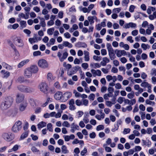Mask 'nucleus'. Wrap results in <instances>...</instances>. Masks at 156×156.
I'll list each match as a JSON object with an SVG mask.
<instances>
[{
  "label": "nucleus",
  "instance_id": "obj_21",
  "mask_svg": "<svg viewBox=\"0 0 156 156\" xmlns=\"http://www.w3.org/2000/svg\"><path fill=\"white\" fill-rule=\"evenodd\" d=\"M27 105V103L26 102L21 103L20 104L19 109L21 111H24L26 109Z\"/></svg>",
  "mask_w": 156,
  "mask_h": 156
},
{
  "label": "nucleus",
  "instance_id": "obj_39",
  "mask_svg": "<svg viewBox=\"0 0 156 156\" xmlns=\"http://www.w3.org/2000/svg\"><path fill=\"white\" fill-rule=\"evenodd\" d=\"M88 101L86 99H82V105L87 106L88 105Z\"/></svg>",
  "mask_w": 156,
  "mask_h": 156
},
{
  "label": "nucleus",
  "instance_id": "obj_64",
  "mask_svg": "<svg viewBox=\"0 0 156 156\" xmlns=\"http://www.w3.org/2000/svg\"><path fill=\"white\" fill-rule=\"evenodd\" d=\"M24 78L23 77V76H20L19 77L17 80L18 82H20V83H22L24 81Z\"/></svg>",
  "mask_w": 156,
  "mask_h": 156
},
{
  "label": "nucleus",
  "instance_id": "obj_34",
  "mask_svg": "<svg viewBox=\"0 0 156 156\" xmlns=\"http://www.w3.org/2000/svg\"><path fill=\"white\" fill-rule=\"evenodd\" d=\"M63 46L67 47L69 48H71L73 47L72 44L68 41H64L63 43Z\"/></svg>",
  "mask_w": 156,
  "mask_h": 156
},
{
  "label": "nucleus",
  "instance_id": "obj_27",
  "mask_svg": "<svg viewBox=\"0 0 156 156\" xmlns=\"http://www.w3.org/2000/svg\"><path fill=\"white\" fill-rule=\"evenodd\" d=\"M106 46L108 53L114 51V50L110 44L107 43L106 44Z\"/></svg>",
  "mask_w": 156,
  "mask_h": 156
},
{
  "label": "nucleus",
  "instance_id": "obj_6",
  "mask_svg": "<svg viewBox=\"0 0 156 156\" xmlns=\"http://www.w3.org/2000/svg\"><path fill=\"white\" fill-rule=\"evenodd\" d=\"M2 137L5 140L8 141H10L14 138V137L10 133H4L2 135Z\"/></svg>",
  "mask_w": 156,
  "mask_h": 156
},
{
  "label": "nucleus",
  "instance_id": "obj_54",
  "mask_svg": "<svg viewBox=\"0 0 156 156\" xmlns=\"http://www.w3.org/2000/svg\"><path fill=\"white\" fill-rule=\"evenodd\" d=\"M95 98V95L93 94H90L88 96V98L90 100L93 101Z\"/></svg>",
  "mask_w": 156,
  "mask_h": 156
},
{
  "label": "nucleus",
  "instance_id": "obj_19",
  "mask_svg": "<svg viewBox=\"0 0 156 156\" xmlns=\"http://www.w3.org/2000/svg\"><path fill=\"white\" fill-rule=\"evenodd\" d=\"M29 61V60L28 59H25L23 61L19 63L17 67L18 68H20L23 67L24 65L27 64Z\"/></svg>",
  "mask_w": 156,
  "mask_h": 156
},
{
  "label": "nucleus",
  "instance_id": "obj_23",
  "mask_svg": "<svg viewBox=\"0 0 156 156\" xmlns=\"http://www.w3.org/2000/svg\"><path fill=\"white\" fill-rule=\"evenodd\" d=\"M2 65L3 67L5 68L7 70H10L12 69V68L11 66L7 64L5 62H2Z\"/></svg>",
  "mask_w": 156,
  "mask_h": 156
},
{
  "label": "nucleus",
  "instance_id": "obj_16",
  "mask_svg": "<svg viewBox=\"0 0 156 156\" xmlns=\"http://www.w3.org/2000/svg\"><path fill=\"white\" fill-rule=\"evenodd\" d=\"M70 132L72 133H74L76 130H79V126L75 124L74 123H72L71 125Z\"/></svg>",
  "mask_w": 156,
  "mask_h": 156
},
{
  "label": "nucleus",
  "instance_id": "obj_36",
  "mask_svg": "<svg viewBox=\"0 0 156 156\" xmlns=\"http://www.w3.org/2000/svg\"><path fill=\"white\" fill-rule=\"evenodd\" d=\"M109 57L111 60H112L116 58V56L114 52L108 53Z\"/></svg>",
  "mask_w": 156,
  "mask_h": 156
},
{
  "label": "nucleus",
  "instance_id": "obj_49",
  "mask_svg": "<svg viewBox=\"0 0 156 156\" xmlns=\"http://www.w3.org/2000/svg\"><path fill=\"white\" fill-rule=\"evenodd\" d=\"M121 9L120 8H115L113 9L112 12L113 13L116 14L119 13L121 11Z\"/></svg>",
  "mask_w": 156,
  "mask_h": 156
},
{
  "label": "nucleus",
  "instance_id": "obj_46",
  "mask_svg": "<svg viewBox=\"0 0 156 156\" xmlns=\"http://www.w3.org/2000/svg\"><path fill=\"white\" fill-rule=\"evenodd\" d=\"M150 75L153 76H156V69H152L151 71Z\"/></svg>",
  "mask_w": 156,
  "mask_h": 156
},
{
  "label": "nucleus",
  "instance_id": "obj_10",
  "mask_svg": "<svg viewBox=\"0 0 156 156\" xmlns=\"http://www.w3.org/2000/svg\"><path fill=\"white\" fill-rule=\"evenodd\" d=\"M80 68L78 66H76L73 67L71 69L68 70L67 71V74L71 76L76 73L78 69Z\"/></svg>",
  "mask_w": 156,
  "mask_h": 156
},
{
  "label": "nucleus",
  "instance_id": "obj_43",
  "mask_svg": "<svg viewBox=\"0 0 156 156\" xmlns=\"http://www.w3.org/2000/svg\"><path fill=\"white\" fill-rule=\"evenodd\" d=\"M62 126L64 127H69L70 125L68 121H65L63 122Z\"/></svg>",
  "mask_w": 156,
  "mask_h": 156
},
{
  "label": "nucleus",
  "instance_id": "obj_7",
  "mask_svg": "<svg viewBox=\"0 0 156 156\" xmlns=\"http://www.w3.org/2000/svg\"><path fill=\"white\" fill-rule=\"evenodd\" d=\"M72 96L71 92L67 91L62 95V101L64 102L67 101Z\"/></svg>",
  "mask_w": 156,
  "mask_h": 156
},
{
  "label": "nucleus",
  "instance_id": "obj_50",
  "mask_svg": "<svg viewBox=\"0 0 156 156\" xmlns=\"http://www.w3.org/2000/svg\"><path fill=\"white\" fill-rule=\"evenodd\" d=\"M104 129V126L102 125H100L98 126L96 128L97 131H99L103 129Z\"/></svg>",
  "mask_w": 156,
  "mask_h": 156
},
{
  "label": "nucleus",
  "instance_id": "obj_56",
  "mask_svg": "<svg viewBox=\"0 0 156 156\" xmlns=\"http://www.w3.org/2000/svg\"><path fill=\"white\" fill-rule=\"evenodd\" d=\"M127 97L129 99H132L133 98L134 96V92H132L127 94Z\"/></svg>",
  "mask_w": 156,
  "mask_h": 156
},
{
  "label": "nucleus",
  "instance_id": "obj_22",
  "mask_svg": "<svg viewBox=\"0 0 156 156\" xmlns=\"http://www.w3.org/2000/svg\"><path fill=\"white\" fill-rule=\"evenodd\" d=\"M84 52L85 61L86 62L89 61L90 60L89 52L86 51H84Z\"/></svg>",
  "mask_w": 156,
  "mask_h": 156
},
{
  "label": "nucleus",
  "instance_id": "obj_25",
  "mask_svg": "<svg viewBox=\"0 0 156 156\" xmlns=\"http://www.w3.org/2000/svg\"><path fill=\"white\" fill-rule=\"evenodd\" d=\"M38 18L40 20V24L42 27H44L46 26V23L45 22V19L43 18L38 17Z\"/></svg>",
  "mask_w": 156,
  "mask_h": 156
},
{
  "label": "nucleus",
  "instance_id": "obj_20",
  "mask_svg": "<svg viewBox=\"0 0 156 156\" xmlns=\"http://www.w3.org/2000/svg\"><path fill=\"white\" fill-rule=\"evenodd\" d=\"M142 141L143 143L142 144V146L146 145L148 147H150L151 144V141L149 140H142Z\"/></svg>",
  "mask_w": 156,
  "mask_h": 156
},
{
  "label": "nucleus",
  "instance_id": "obj_35",
  "mask_svg": "<svg viewBox=\"0 0 156 156\" xmlns=\"http://www.w3.org/2000/svg\"><path fill=\"white\" fill-rule=\"evenodd\" d=\"M149 18L151 20H153L154 19L156 18V11L154 12L152 14L150 15Z\"/></svg>",
  "mask_w": 156,
  "mask_h": 156
},
{
  "label": "nucleus",
  "instance_id": "obj_29",
  "mask_svg": "<svg viewBox=\"0 0 156 156\" xmlns=\"http://www.w3.org/2000/svg\"><path fill=\"white\" fill-rule=\"evenodd\" d=\"M46 123L43 121L39 122L37 125L38 128L41 129L46 126Z\"/></svg>",
  "mask_w": 156,
  "mask_h": 156
},
{
  "label": "nucleus",
  "instance_id": "obj_58",
  "mask_svg": "<svg viewBox=\"0 0 156 156\" xmlns=\"http://www.w3.org/2000/svg\"><path fill=\"white\" fill-rule=\"evenodd\" d=\"M115 104V102H112L111 101H106V105L109 107H111L112 104Z\"/></svg>",
  "mask_w": 156,
  "mask_h": 156
},
{
  "label": "nucleus",
  "instance_id": "obj_38",
  "mask_svg": "<svg viewBox=\"0 0 156 156\" xmlns=\"http://www.w3.org/2000/svg\"><path fill=\"white\" fill-rule=\"evenodd\" d=\"M31 150L34 153H40V150L37 149L35 146L32 147L31 148Z\"/></svg>",
  "mask_w": 156,
  "mask_h": 156
},
{
  "label": "nucleus",
  "instance_id": "obj_12",
  "mask_svg": "<svg viewBox=\"0 0 156 156\" xmlns=\"http://www.w3.org/2000/svg\"><path fill=\"white\" fill-rule=\"evenodd\" d=\"M24 95L21 94H18L16 95V101L17 103H20L22 102L24 100Z\"/></svg>",
  "mask_w": 156,
  "mask_h": 156
},
{
  "label": "nucleus",
  "instance_id": "obj_30",
  "mask_svg": "<svg viewBox=\"0 0 156 156\" xmlns=\"http://www.w3.org/2000/svg\"><path fill=\"white\" fill-rule=\"evenodd\" d=\"M47 79L49 81H51L55 79V77H53L51 73H48L47 74Z\"/></svg>",
  "mask_w": 156,
  "mask_h": 156
},
{
  "label": "nucleus",
  "instance_id": "obj_15",
  "mask_svg": "<svg viewBox=\"0 0 156 156\" xmlns=\"http://www.w3.org/2000/svg\"><path fill=\"white\" fill-rule=\"evenodd\" d=\"M136 24L132 22H130L129 23L125 24L123 27L126 29L129 28H136Z\"/></svg>",
  "mask_w": 156,
  "mask_h": 156
},
{
  "label": "nucleus",
  "instance_id": "obj_2",
  "mask_svg": "<svg viewBox=\"0 0 156 156\" xmlns=\"http://www.w3.org/2000/svg\"><path fill=\"white\" fill-rule=\"evenodd\" d=\"M17 89L20 92L24 93H31L34 91L32 88L23 85L18 86Z\"/></svg>",
  "mask_w": 156,
  "mask_h": 156
},
{
  "label": "nucleus",
  "instance_id": "obj_31",
  "mask_svg": "<svg viewBox=\"0 0 156 156\" xmlns=\"http://www.w3.org/2000/svg\"><path fill=\"white\" fill-rule=\"evenodd\" d=\"M105 114H102V115H99L97 114L95 115V118L99 120H100L101 119H103L105 118Z\"/></svg>",
  "mask_w": 156,
  "mask_h": 156
},
{
  "label": "nucleus",
  "instance_id": "obj_9",
  "mask_svg": "<svg viewBox=\"0 0 156 156\" xmlns=\"http://www.w3.org/2000/svg\"><path fill=\"white\" fill-rule=\"evenodd\" d=\"M38 65L40 67L45 68L48 66V64L47 61L44 59H41L39 60L38 62Z\"/></svg>",
  "mask_w": 156,
  "mask_h": 156
},
{
  "label": "nucleus",
  "instance_id": "obj_28",
  "mask_svg": "<svg viewBox=\"0 0 156 156\" xmlns=\"http://www.w3.org/2000/svg\"><path fill=\"white\" fill-rule=\"evenodd\" d=\"M28 133L27 131H25V132L23 133L21 135L20 140H22L28 136Z\"/></svg>",
  "mask_w": 156,
  "mask_h": 156
},
{
  "label": "nucleus",
  "instance_id": "obj_18",
  "mask_svg": "<svg viewBox=\"0 0 156 156\" xmlns=\"http://www.w3.org/2000/svg\"><path fill=\"white\" fill-rule=\"evenodd\" d=\"M62 93L60 91H58L54 95L55 98L57 100H60L62 101Z\"/></svg>",
  "mask_w": 156,
  "mask_h": 156
},
{
  "label": "nucleus",
  "instance_id": "obj_63",
  "mask_svg": "<svg viewBox=\"0 0 156 156\" xmlns=\"http://www.w3.org/2000/svg\"><path fill=\"white\" fill-rule=\"evenodd\" d=\"M82 67L84 69H87L88 67V65L87 63H84L82 64Z\"/></svg>",
  "mask_w": 156,
  "mask_h": 156
},
{
  "label": "nucleus",
  "instance_id": "obj_42",
  "mask_svg": "<svg viewBox=\"0 0 156 156\" xmlns=\"http://www.w3.org/2000/svg\"><path fill=\"white\" fill-rule=\"evenodd\" d=\"M87 149L85 147L80 152V154L82 156H84L85 154L87 152Z\"/></svg>",
  "mask_w": 156,
  "mask_h": 156
},
{
  "label": "nucleus",
  "instance_id": "obj_47",
  "mask_svg": "<svg viewBox=\"0 0 156 156\" xmlns=\"http://www.w3.org/2000/svg\"><path fill=\"white\" fill-rule=\"evenodd\" d=\"M150 84H149L147 82H144L141 83L140 84V86L144 87H147Z\"/></svg>",
  "mask_w": 156,
  "mask_h": 156
},
{
  "label": "nucleus",
  "instance_id": "obj_51",
  "mask_svg": "<svg viewBox=\"0 0 156 156\" xmlns=\"http://www.w3.org/2000/svg\"><path fill=\"white\" fill-rule=\"evenodd\" d=\"M3 78H7L9 76L10 73L8 71H6V73H3Z\"/></svg>",
  "mask_w": 156,
  "mask_h": 156
},
{
  "label": "nucleus",
  "instance_id": "obj_61",
  "mask_svg": "<svg viewBox=\"0 0 156 156\" xmlns=\"http://www.w3.org/2000/svg\"><path fill=\"white\" fill-rule=\"evenodd\" d=\"M120 60L121 62L123 64L126 63L127 62V59L124 57L120 58Z\"/></svg>",
  "mask_w": 156,
  "mask_h": 156
},
{
  "label": "nucleus",
  "instance_id": "obj_62",
  "mask_svg": "<svg viewBox=\"0 0 156 156\" xmlns=\"http://www.w3.org/2000/svg\"><path fill=\"white\" fill-rule=\"evenodd\" d=\"M75 103L78 106L82 105V100L80 101L79 100H77L75 101Z\"/></svg>",
  "mask_w": 156,
  "mask_h": 156
},
{
  "label": "nucleus",
  "instance_id": "obj_5",
  "mask_svg": "<svg viewBox=\"0 0 156 156\" xmlns=\"http://www.w3.org/2000/svg\"><path fill=\"white\" fill-rule=\"evenodd\" d=\"M13 43L16 45L20 47H23L24 45L22 40L19 37H16L14 38Z\"/></svg>",
  "mask_w": 156,
  "mask_h": 156
},
{
  "label": "nucleus",
  "instance_id": "obj_40",
  "mask_svg": "<svg viewBox=\"0 0 156 156\" xmlns=\"http://www.w3.org/2000/svg\"><path fill=\"white\" fill-rule=\"evenodd\" d=\"M145 102L147 104L149 105H151L152 106H154L155 105V102L154 101H150L148 99H147L145 101Z\"/></svg>",
  "mask_w": 156,
  "mask_h": 156
},
{
  "label": "nucleus",
  "instance_id": "obj_55",
  "mask_svg": "<svg viewBox=\"0 0 156 156\" xmlns=\"http://www.w3.org/2000/svg\"><path fill=\"white\" fill-rule=\"evenodd\" d=\"M135 8V6L133 5H131L129 9V11L131 12H134V9Z\"/></svg>",
  "mask_w": 156,
  "mask_h": 156
},
{
  "label": "nucleus",
  "instance_id": "obj_48",
  "mask_svg": "<svg viewBox=\"0 0 156 156\" xmlns=\"http://www.w3.org/2000/svg\"><path fill=\"white\" fill-rule=\"evenodd\" d=\"M130 129L129 128H124L123 132L124 134H126L129 133L130 131Z\"/></svg>",
  "mask_w": 156,
  "mask_h": 156
},
{
  "label": "nucleus",
  "instance_id": "obj_41",
  "mask_svg": "<svg viewBox=\"0 0 156 156\" xmlns=\"http://www.w3.org/2000/svg\"><path fill=\"white\" fill-rule=\"evenodd\" d=\"M87 19L89 22H90V25H92L94 23V20L93 19V18L92 16H89L87 17Z\"/></svg>",
  "mask_w": 156,
  "mask_h": 156
},
{
  "label": "nucleus",
  "instance_id": "obj_37",
  "mask_svg": "<svg viewBox=\"0 0 156 156\" xmlns=\"http://www.w3.org/2000/svg\"><path fill=\"white\" fill-rule=\"evenodd\" d=\"M89 116L88 114L87 113L86 116H84V118L83 119V122L86 124L88 123L89 122V120L87 118Z\"/></svg>",
  "mask_w": 156,
  "mask_h": 156
},
{
  "label": "nucleus",
  "instance_id": "obj_14",
  "mask_svg": "<svg viewBox=\"0 0 156 156\" xmlns=\"http://www.w3.org/2000/svg\"><path fill=\"white\" fill-rule=\"evenodd\" d=\"M69 108L71 111L75 110L76 108L75 106V101L73 99H71L69 101Z\"/></svg>",
  "mask_w": 156,
  "mask_h": 156
},
{
  "label": "nucleus",
  "instance_id": "obj_13",
  "mask_svg": "<svg viewBox=\"0 0 156 156\" xmlns=\"http://www.w3.org/2000/svg\"><path fill=\"white\" fill-rule=\"evenodd\" d=\"M24 76L26 78H29L32 76V73L28 68H27L24 71Z\"/></svg>",
  "mask_w": 156,
  "mask_h": 156
},
{
  "label": "nucleus",
  "instance_id": "obj_1",
  "mask_svg": "<svg viewBox=\"0 0 156 156\" xmlns=\"http://www.w3.org/2000/svg\"><path fill=\"white\" fill-rule=\"evenodd\" d=\"M13 102V99L11 97H8L5 98L1 104V109L2 110H5L8 109L11 106Z\"/></svg>",
  "mask_w": 156,
  "mask_h": 156
},
{
  "label": "nucleus",
  "instance_id": "obj_4",
  "mask_svg": "<svg viewBox=\"0 0 156 156\" xmlns=\"http://www.w3.org/2000/svg\"><path fill=\"white\" fill-rule=\"evenodd\" d=\"M62 51H59L57 54V56L61 62L63 61L67 58L68 55L67 52L65 51L63 53L62 56Z\"/></svg>",
  "mask_w": 156,
  "mask_h": 156
},
{
  "label": "nucleus",
  "instance_id": "obj_11",
  "mask_svg": "<svg viewBox=\"0 0 156 156\" xmlns=\"http://www.w3.org/2000/svg\"><path fill=\"white\" fill-rule=\"evenodd\" d=\"M115 52L118 57H120L122 55L124 56L126 55V52L124 50L116 49Z\"/></svg>",
  "mask_w": 156,
  "mask_h": 156
},
{
  "label": "nucleus",
  "instance_id": "obj_3",
  "mask_svg": "<svg viewBox=\"0 0 156 156\" xmlns=\"http://www.w3.org/2000/svg\"><path fill=\"white\" fill-rule=\"evenodd\" d=\"M22 122L20 121L16 122L12 128V130L15 133L20 131L22 127Z\"/></svg>",
  "mask_w": 156,
  "mask_h": 156
},
{
  "label": "nucleus",
  "instance_id": "obj_60",
  "mask_svg": "<svg viewBox=\"0 0 156 156\" xmlns=\"http://www.w3.org/2000/svg\"><path fill=\"white\" fill-rule=\"evenodd\" d=\"M20 25L23 27H25L26 26V22L25 21H21L20 22Z\"/></svg>",
  "mask_w": 156,
  "mask_h": 156
},
{
  "label": "nucleus",
  "instance_id": "obj_24",
  "mask_svg": "<svg viewBox=\"0 0 156 156\" xmlns=\"http://www.w3.org/2000/svg\"><path fill=\"white\" fill-rule=\"evenodd\" d=\"M62 152L64 154H66L69 153V151L67 149L66 146L63 145L61 148Z\"/></svg>",
  "mask_w": 156,
  "mask_h": 156
},
{
  "label": "nucleus",
  "instance_id": "obj_8",
  "mask_svg": "<svg viewBox=\"0 0 156 156\" xmlns=\"http://www.w3.org/2000/svg\"><path fill=\"white\" fill-rule=\"evenodd\" d=\"M39 88L41 91L44 93H46L48 90V86L44 82H42L40 84Z\"/></svg>",
  "mask_w": 156,
  "mask_h": 156
},
{
  "label": "nucleus",
  "instance_id": "obj_59",
  "mask_svg": "<svg viewBox=\"0 0 156 156\" xmlns=\"http://www.w3.org/2000/svg\"><path fill=\"white\" fill-rule=\"evenodd\" d=\"M41 52L40 51H34L33 52V55L34 56H36L38 55H41Z\"/></svg>",
  "mask_w": 156,
  "mask_h": 156
},
{
  "label": "nucleus",
  "instance_id": "obj_57",
  "mask_svg": "<svg viewBox=\"0 0 156 156\" xmlns=\"http://www.w3.org/2000/svg\"><path fill=\"white\" fill-rule=\"evenodd\" d=\"M129 0H123L122 2V5L124 6L127 5L129 3Z\"/></svg>",
  "mask_w": 156,
  "mask_h": 156
},
{
  "label": "nucleus",
  "instance_id": "obj_44",
  "mask_svg": "<svg viewBox=\"0 0 156 156\" xmlns=\"http://www.w3.org/2000/svg\"><path fill=\"white\" fill-rule=\"evenodd\" d=\"M47 128L49 131H53L52 125L51 123H49L47 125Z\"/></svg>",
  "mask_w": 156,
  "mask_h": 156
},
{
  "label": "nucleus",
  "instance_id": "obj_26",
  "mask_svg": "<svg viewBox=\"0 0 156 156\" xmlns=\"http://www.w3.org/2000/svg\"><path fill=\"white\" fill-rule=\"evenodd\" d=\"M75 46L77 47L80 48V47H83V48H86L87 47V44L84 43L83 42H79L77 43Z\"/></svg>",
  "mask_w": 156,
  "mask_h": 156
},
{
  "label": "nucleus",
  "instance_id": "obj_17",
  "mask_svg": "<svg viewBox=\"0 0 156 156\" xmlns=\"http://www.w3.org/2000/svg\"><path fill=\"white\" fill-rule=\"evenodd\" d=\"M32 73H36L38 72V69L36 65H32L28 67Z\"/></svg>",
  "mask_w": 156,
  "mask_h": 156
},
{
  "label": "nucleus",
  "instance_id": "obj_33",
  "mask_svg": "<svg viewBox=\"0 0 156 156\" xmlns=\"http://www.w3.org/2000/svg\"><path fill=\"white\" fill-rule=\"evenodd\" d=\"M29 41L31 44L37 42H38L37 40L36 37H33L32 38H29Z\"/></svg>",
  "mask_w": 156,
  "mask_h": 156
},
{
  "label": "nucleus",
  "instance_id": "obj_45",
  "mask_svg": "<svg viewBox=\"0 0 156 156\" xmlns=\"http://www.w3.org/2000/svg\"><path fill=\"white\" fill-rule=\"evenodd\" d=\"M90 66H93V67L94 68H99L101 67V64H100L98 63H95L94 64V66L92 64H91L90 65Z\"/></svg>",
  "mask_w": 156,
  "mask_h": 156
},
{
  "label": "nucleus",
  "instance_id": "obj_52",
  "mask_svg": "<svg viewBox=\"0 0 156 156\" xmlns=\"http://www.w3.org/2000/svg\"><path fill=\"white\" fill-rule=\"evenodd\" d=\"M73 93L75 94V96L76 97H79L81 96V94H80L77 92L75 90H73Z\"/></svg>",
  "mask_w": 156,
  "mask_h": 156
},
{
  "label": "nucleus",
  "instance_id": "obj_53",
  "mask_svg": "<svg viewBox=\"0 0 156 156\" xmlns=\"http://www.w3.org/2000/svg\"><path fill=\"white\" fill-rule=\"evenodd\" d=\"M125 98L122 97H119L118 99V102L120 104L122 103L124 100Z\"/></svg>",
  "mask_w": 156,
  "mask_h": 156
},
{
  "label": "nucleus",
  "instance_id": "obj_32",
  "mask_svg": "<svg viewBox=\"0 0 156 156\" xmlns=\"http://www.w3.org/2000/svg\"><path fill=\"white\" fill-rule=\"evenodd\" d=\"M55 30L54 27H52L48 29L47 30V33L49 35H52L53 33V32Z\"/></svg>",
  "mask_w": 156,
  "mask_h": 156
}]
</instances>
